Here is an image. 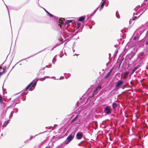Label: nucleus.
<instances>
[{"instance_id": "nucleus-37", "label": "nucleus", "mask_w": 148, "mask_h": 148, "mask_svg": "<svg viewBox=\"0 0 148 148\" xmlns=\"http://www.w3.org/2000/svg\"><path fill=\"white\" fill-rule=\"evenodd\" d=\"M147 0H144V1H146Z\"/></svg>"}, {"instance_id": "nucleus-28", "label": "nucleus", "mask_w": 148, "mask_h": 148, "mask_svg": "<svg viewBox=\"0 0 148 148\" xmlns=\"http://www.w3.org/2000/svg\"><path fill=\"white\" fill-rule=\"evenodd\" d=\"M100 5H99L95 10H96V11H97V10L99 8V7Z\"/></svg>"}, {"instance_id": "nucleus-35", "label": "nucleus", "mask_w": 148, "mask_h": 148, "mask_svg": "<svg viewBox=\"0 0 148 148\" xmlns=\"http://www.w3.org/2000/svg\"><path fill=\"white\" fill-rule=\"evenodd\" d=\"M2 69V67L0 66V69Z\"/></svg>"}, {"instance_id": "nucleus-15", "label": "nucleus", "mask_w": 148, "mask_h": 148, "mask_svg": "<svg viewBox=\"0 0 148 148\" xmlns=\"http://www.w3.org/2000/svg\"><path fill=\"white\" fill-rule=\"evenodd\" d=\"M78 115H77L71 121V123H73L74 121H75L76 119L78 118Z\"/></svg>"}, {"instance_id": "nucleus-9", "label": "nucleus", "mask_w": 148, "mask_h": 148, "mask_svg": "<svg viewBox=\"0 0 148 148\" xmlns=\"http://www.w3.org/2000/svg\"><path fill=\"white\" fill-rule=\"evenodd\" d=\"M137 18L136 16H134L132 19H131L129 21L130 24L132 25L134 23V21Z\"/></svg>"}, {"instance_id": "nucleus-14", "label": "nucleus", "mask_w": 148, "mask_h": 148, "mask_svg": "<svg viewBox=\"0 0 148 148\" xmlns=\"http://www.w3.org/2000/svg\"><path fill=\"white\" fill-rule=\"evenodd\" d=\"M117 107V103H114L112 104V108L115 109V108Z\"/></svg>"}, {"instance_id": "nucleus-31", "label": "nucleus", "mask_w": 148, "mask_h": 148, "mask_svg": "<svg viewBox=\"0 0 148 148\" xmlns=\"http://www.w3.org/2000/svg\"><path fill=\"white\" fill-rule=\"evenodd\" d=\"M137 38V37H136V36L135 37L133 38V40H135Z\"/></svg>"}, {"instance_id": "nucleus-43", "label": "nucleus", "mask_w": 148, "mask_h": 148, "mask_svg": "<svg viewBox=\"0 0 148 148\" xmlns=\"http://www.w3.org/2000/svg\"><path fill=\"white\" fill-rule=\"evenodd\" d=\"M45 148H47V147H46Z\"/></svg>"}, {"instance_id": "nucleus-36", "label": "nucleus", "mask_w": 148, "mask_h": 148, "mask_svg": "<svg viewBox=\"0 0 148 148\" xmlns=\"http://www.w3.org/2000/svg\"><path fill=\"white\" fill-rule=\"evenodd\" d=\"M136 15H138V13H136Z\"/></svg>"}, {"instance_id": "nucleus-2", "label": "nucleus", "mask_w": 148, "mask_h": 148, "mask_svg": "<svg viewBox=\"0 0 148 148\" xmlns=\"http://www.w3.org/2000/svg\"><path fill=\"white\" fill-rule=\"evenodd\" d=\"M65 21V19L63 18H59L58 25L59 26L60 28L64 27V21Z\"/></svg>"}, {"instance_id": "nucleus-40", "label": "nucleus", "mask_w": 148, "mask_h": 148, "mask_svg": "<svg viewBox=\"0 0 148 148\" xmlns=\"http://www.w3.org/2000/svg\"><path fill=\"white\" fill-rule=\"evenodd\" d=\"M136 8H135L134 9V10H135L136 9Z\"/></svg>"}, {"instance_id": "nucleus-38", "label": "nucleus", "mask_w": 148, "mask_h": 148, "mask_svg": "<svg viewBox=\"0 0 148 148\" xmlns=\"http://www.w3.org/2000/svg\"><path fill=\"white\" fill-rule=\"evenodd\" d=\"M134 14H135V13H134V14H133V15L134 16Z\"/></svg>"}, {"instance_id": "nucleus-23", "label": "nucleus", "mask_w": 148, "mask_h": 148, "mask_svg": "<svg viewBox=\"0 0 148 148\" xmlns=\"http://www.w3.org/2000/svg\"><path fill=\"white\" fill-rule=\"evenodd\" d=\"M2 96L0 95V103H1L2 102Z\"/></svg>"}, {"instance_id": "nucleus-27", "label": "nucleus", "mask_w": 148, "mask_h": 148, "mask_svg": "<svg viewBox=\"0 0 148 148\" xmlns=\"http://www.w3.org/2000/svg\"><path fill=\"white\" fill-rule=\"evenodd\" d=\"M43 8L47 14H48L49 12L48 11H47L44 8Z\"/></svg>"}, {"instance_id": "nucleus-4", "label": "nucleus", "mask_w": 148, "mask_h": 148, "mask_svg": "<svg viewBox=\"0 0 148 148\" xmlns=\"http://www.w3.org/2000/svg\"><path fill=\"white\" fill-rule=\"evenodd\" d=\"M87 18L86 20V21L84 23V24L86 25L87 26V28H91L90 26L89 25H88V23H89L90 19H89V15H87Z\"/></svg>"}, {"instance_id": "nucleus-26", "label": "nucleus", "mask_w": 148, "mask_h": 148, "mask_svg": "<svg viewBox=\"0 0 148 148\" xmlns=\"http://www.w3.org/2000/svg\"><path fill=\"white\" fill-rule=\"evenodd\" d=\"M5 5L6 6V7L7 9V10H8V12H9V10H8V6H7V5L5 3ZM8 14H9V12H8ZM9 16H10V15H9Z\"/></svg>"}, {"instance_id": "nucleus-1", "label": "nucleus", "mask_w": 148, "mask_h": 148, "mask_svg": "<svg viewBox=\"0 0 148 148\" xmlns=\"http://www.w3.org/2000/svg\"><path fill=\"white\" fill-rule=\"evenodd\" d=\"M70 23H71V25L73 26L74 24H76L74 20H66L64 23V25H65L64 28H68L69 26Z\"/></svg>"}, {"instance_id": "nucleus-41", "label": "nucleus", "mask_w": 148, "mask_h": 148, "mask_svg": "<svg viewBox=\"0 0 148 148\" xmlns=\"http://www.w3.org/2000/svg\"><path fill=\"white\" fill-rule=\"evenodd\" d=\"M31 137L30 138V140H31Z\"/></svg>"}, {"instance_id": "nucleus-17", "label": "nucleus", "mask_w": 148, "mask_h": 148, "mask_svg": "<svg viewBox=\"0 0 148 148\" xmlns=\"http://www.w3.org/2000/svg\"><path fill=\"white\" fill-rule=\"evenodd\" d=\"M32 83L30 84L25 89V91H26L31 86Z\"/></svg>"}, {"instance_id": "nucleus-22", "label": "nucleus", "mask_w": 148, "mask_h": 148, "mask_svg": "<svg viewBox=\"0 0 148 148\" xmlns=\"http://www.w3.org/2000/svg\"><path fill=\"white\" fill-rule=\"evenodd\" d=\"M138 68L136 67H135L132 71V74H133L135 72V71Z\"/></svg>"}, {"instance_id": "nucleus-32", "label": "nucleus", "mask_w": 148, "mask_h": 148, "mask_svg": "<svg viewBox=\"0 0 148 148\" xmlns=\"http://www.w3.org/2000/svg\"><path fill=\"white\" fill-rule=\"evenodd\" d=\"M145 44L146 45H148V41L146 42Z\"/></svg>"}, {"instance_id": "nucleus-16", "label": "nucleus", "mask_w": 148, "mask_h": 148, "mask_svg": "<svg viewBox=\"0 0 148 148\" xmlns=\"http://www.w3.org/2000/svg\"><path fill=\"white\" fill-rule=\"evenodd\" d=\"M75 23V25L77 24V28H79L81 25V23L79 22H76Z\"/></svg>"}, {"instance_id": "nucleus-3", "label": "nucleus", "mask_w": 148, "mask_h": 148, "mask_svg": "<svg viewBox=\"0 0 148 148\" xmlns=\"http://www.w3.org/2000/svg\"><path fill=\"white\" fill-rule=\"evenodd\" d=\"M123 83V82L122 80H119L116 82V84L115 85V87L117 88V89H119Z\"/></svg>"}, {"instance_id": "nucleus-25", "label": "nucleus", "mask_w": 148, "mask_h": 148, "mask_svg": "<svg viewBox=\"0 0 148 148\" xmlns=\"http://www.w3.org/2000/svg\"><path fill=\"white\" fill-rule=\"evenodd\" d=\"M5 73V72L4 71H3L2 72H0V77H1V76L4 73Z\"/></svg>"}, {"instance_id": "nucleus-6", "label": "nucleus", "mask_w": 148, "mask_h": 148, "mask_svg": "<svg viewBox=\"0 0 148 148\" xmlns=\"http://www.w3.org/2000/svg\"><path fill=\"white\" fill-rule=\"evenodd\" d=\"M74 136L71 135H69L67 138V141L66 142V144H68L74 138Z\"/></svg>"}, {"instance_id": "nucleus-18", "label": "nucleus", "mask_w": 148, "mask_h": 148, "mask_svg": "<svg viewBox=\"0 0 148 148\" xmlns=\"http://www.w3.org/2000/svg\"><path fill=\"white\" fill-rule=\"evenodd\" d=\"M36 82H35L33 84H32V85L31 86H32V87H31V88H29V90H31L32 88L34 87V86L36 85Z\"/></svg>"}, {"instance_id": "nucleus-5", "label": "nucleus", "mask_w": 148, "mask_h": 148, "mask_svg": "<svg viewBox=\"0 0 148 148\" xmlns=\"http://www.w3.org/2000/svg\"><path fill=\"white\" fill-rule=\"evenodd\" d=\"M104 112L106 114H110L111 112L110 107L109 106L106 107L105 108Z\"/></svg>"}, {"instance_id": "nucleus-29", "label": "nucleus", "mask_w": 148, "mask_h": 148, "mask_svg": "<svg viewBox=\"0 0 148 148\" xmlns=\"http://www.w3.org/2000/svg\"><path fill=\"white\" fill-rule=\"evenodd\" d=\"M130 83L132 86H134V84L132 83V81H131Z\"/></svg>"}, {"instance_id": "nucleus-33", "label": "nucleus", "mask_w": 148, "mask_h": 148, "mask_svg": "<svg viewBox=\"0 0 148 148\" xmlns=\"http://www.w3.org/2000/svg\"><path fill=\"white\" fill-rule=\"evenodd\" d=\"M9 121H9V120H8V121H7V122H6L8 124V123H9Z\"/></svg>"}, {"instance_id": "nucleus-10", "label": "nucleus", "mask_w": 148, "mask_h": 148, "mask_svg": "<svg viewBox=\"0 0 148 148\" xmlns=\"http://www.w3.org/2000/svg\"><path fill=\"white\" fill-rule=\"evenodd\" d=\"M101 88V87L100 86H99L98 87H97L95 89V90L94 91L93 93H92V96H93L96 93L97 91L99 89L100 90Z\"/></svg>"}, {"instance_id": "nucleus-39", "label": "nucleus", "mask_w": 148, "mask_h": 148, "mask_svg": "<svg viewBox=\"0 0 148 148\" xmlns=\"http://www.w3.org/2000/svg\"><path fill=\"white\" fill-rule=\"evenodd\" d=\"M38 5L39 6V3H38Z\"/></svg>"}, {"instance_id": "nucleus-11", "label": "nucleus", "mask_w": 148, "mask_h": 148, "mask_svg": "<svg viewBox=\"0 0 148 148\" xmlns=\"http://www.w3.org/2000/svg\"><path fill=\"white\" fill-rule=\"evenodd\" d=\"M113 69L114 68L113 67L110 70L109 72H108V73L105 76V78L107 79L109 77Z\"/></svg>"}, {"instance_id": "nucleus-8", "label": "nucleus", "mask_w": 148, "mask_h": 148, "mask_svg": "<svg viewBox=\"0 0 148 148\" xmlns=\"http://www.w3.org/2000/svg\"><path fill=\"white\" fill-rule=\"evenodd\" d=\"M83 135L81 132H78L76 135V137L78 139H81L83 137Z\"/></svg>"}, {"instance_id": "nucleus-34", "label": "nucleus", "mask_w": 148, "mask_h": 148, "mask_svg": "<svg viewBox=\"0 0 148 148\" xmlns=\"http://www.w3.org/2000/svg\"><path fill=\"white\" fill-rule=\"evenodd\" d=\"M143 12H143V13H141V14H140L139 15V16L138 17V18H139V17L140 16V15H141L143 14Z\"/></svg>"}, {"instance_id": "nucleus-19", "label": "nucleus", "mask_w": 148, "mask_h": 148, "mask_svg": "<svg viewBox=\"0 0 148 148\" xmlns=\"http://www.w3.org/2000/svg\"><path fill=\"white\" fill-rule=\"evenodd\" d=\"M96 10H95L89 16H92L94 15L95 13L96 12Z\"/></svg>"}, {"instance_id": "nucleus-7", "label": "nucleus", "mask_w": 148, "mask_h": 148, "mask_svg": "<svg viewBox=\"0 0 148 148\" xmlns=\"http://www.w3.org/2000/svg\"><path fill=\"white\" fill-rule=\"evenodd\" d=\"M86 18V16H82L79 17L77 20L78 21L82 22V23H83Z\"/></svg>"}, {"instance_id": "nucleus-13", "label": "nucleus", "mask_w": 148, "mask_h": 148, "mask_svg": "<svg viewBox=\"0 0 148 148\" xmlns=\"http://www.w3.org/2000/svg\"><path fill=\"white\" fill-rule=\"evenodd\" d=\"M105 1H103L102 3V2H101V5L100 8L99 9V11H101V9H102L103 8V6L104 5L105 3Z\"/></svg>"}, {"instance_id": "nucleus-42", "label": "nucleus", "mask_w": 148, "mask_h": 148, "mask_svg": "<svg viewBox=\"0 0 148 148\" xmlns=\"http://www.w3.org/2000/svg\"><path fill=\"white\" fill-rule=\"evenodd\" d=\"M61 42H62V41H61ZM62 42H61V43H60V44H62Z\"/></svg>"}, {"instance_id": "nucleus-20", "label": "nucleus", "mask_w": 148, "mask_h": 148, "mask_svg": "<svg viewBox=\"0 0 148 148\" xmlns=\"http://www.w3.org/2000/svg\"><path fill=\"white\" fill-rule=\"evenodd\" d=\"M48 15L50 17H55L53 15L50 14L49 12L48 14Z\"/></svg>"}, {"instance_id": "nucleus-12", "label": "nucleus", "mask_w": 148, "mask_h": 148, "mask_svg": "<svg viewBox=\"0 0 148 148\" xmlns=\"http://www.w3.org/2000/svg\"><path fill=\"white\" fill-rule=\"evenodd\" d=\"M129 72L128 71H127L124 73L123 77L124 79H126L127 78V75L129 74Z\"/></svg>"}, {"instance_id": "nucleus-24", "label": "nucleus", "mask_w": 148, "mask_h": 148, "mask_svg": "<svg viewBox=\"0 0 148 148\" xmlns=\"http://www.w3.org/2000/svg\"><path fill=\"white\" fill-rule=\"evenodd\" d=\"M7 124H8V123H7L6 122H5L3 123V127H5L6 126Z\"/></svg>"}, {"instance_id": "nucleus-21", "label": "nucleus", "mask_w": 148, "mask_h": 148, "mask_svg": "<svg viewBox=\"0 0 148 148\" xmlns=\"http://www.w3.org/2000/svg\"><path fill=\"white\" fill-rule=\"evenodd\" d=\"M3 71H4L5 72H6V67L5 66H4L3 68Z\"/></svg>"}, {"instance_id": "nucleus-30", "label": "nucleus", "mask_w": 148, "mask_h": 148, "mask_svg": "<svg viewBox=\"0 0 148 148\" xmlns=\"http://www.w3.org/2000/svg\"><path fill=\"white\" fill-rule=\"evenodd\" d=\"M116 18H119V17L117 15V12H116Z\"/></svg>"}]
</instances>
